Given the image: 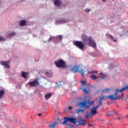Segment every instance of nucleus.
Instances as JSON below:
<instances>
[{"mask_svg":"<svg viewBox=\"0 0 128 128\" xmlns=\"http://www.w3.org/2000/svg\"><path fill=\"white\" fill-rule=\"evenodd\" d=\"M120 118H120V117H119V118H118V120H120Z\"/></svg>","mask_w":128,"mask_h":128,"instance_id":"c03bdc74","label":"nucleus"},{"mask_svg":"<svg viewBox=\"0 0 128 128\" xmlns=\"http://www.w3.org/2000/svg\"><path fill=\"white\" fill-rule=\"evenodd\" d=\"M85 12H90V10L86 8L85 10Z\"/></svg>","mask_w":128,"mask_h":128,"instance_id":"473e14b6","label":"nucleus"},{"mask_svg":"<svg viewBox=\"0 0 128 128\" xmlns=\"http://www.w3.org/2000/svg\"><path fill=\"white\" fill-rule=\"evenodd\" d=\"M26 21L25 20H22L20 22L19 25L20 26H26Z\"/></svg>","mask_w":128,"mask_h":128,"instance_id":"f3484780","label":"nucleus"},{"mask_svg":"<svg viewBox=\"0 0 128 128\" xmlns=\"http://www.w3.org/2000/svg\"><path fill=\"white\" fill-rule=\"evenodd\" d=\"M67 124L69 126L70 128H74V126H72V124Z\"/></svg>","mask_w":128,"mask_h":128,"instance_id":"2f4dec72","label":"nucleus"},{"mask_svg":"<svg viewBox=\"0 0 128 128\" xmlns=\"http://www.w3.org/2000/svg\"><path fill=\"white\" fill-rule=\"evenodd\" d=\"M128 90V85H126L124 87L122 88L120 90L117 89L118 92H124V90Z\"/></svg>","mask_w":128,"mask_h":128,"instance_id":"2eb2a0df","label":"nucleus"},{"mask_svg":"<svg viewBox=\"0 0 128 128\" xmlns=\"http://www.w3.org/2000/svg\"><path fill=\"white\" fill-rule=\"evenodd\" d=\"M102 0V2H104V1H106V0Z\"/></svg>","mask_w":128,"mask_h":128,"instance_id":"49530a36","label":"nucleus"},{"mask_svg":"<svg viewBox=\"0 0 128 128\" xmlns=\"http://www.w3.org/2000/svg\"><path fill=\"white\" fill-rule=\"evenodd\" d=\"M10 60H8L6 61H2L0 62V64L1 66H4L7 69L10 68Z\"/></svg>","mask_w":128,"mask_h":128,"instance_id":"9d476101","label":"nucleus"},{"mask_svg":"<svg viewBox=\"0 0 128 128\" xmlns=\"http://www.w3.org/2000/svg\"><path fill=\"white\" fill-rule=\"evenodd\" d=\"M106 36L107 38H111V40H112L113 42H118V40L116 39L114 40V36H112L110 34H106Z\"/></svg>","mask_w":128,"mask_h":128,"instance_id":"4468645a","label":"nucleus"},{"mask_svg":"<svg viewBox=\"0 0 128 128\" xmlns=\"http://www.w3.org/2000/svg\"><path fill=\"white\" fill-rule=\"evenodd\" d=\"M58 38L60 42H62V35H59L58 36Z\"/></svg>","mask_w":128,"mask_h":128,"instance_id":"7c9ffc66","label":"nucleus"},{"mask_svg":"<svg viewBox=\"0 0 128 128\" xmlns=\"http://www.w3.org/2000/svg\"><path fill=\"white\" fill-rule=\"evenodd\" d=\"M103 100H104V96H102L101 97H100V101H99L100 104L98 105L100 106L102 104V102Z\"/></svg>","mask_w":128,"mask_h":128,"instance_id":"412c9836","label":"nucleus"},{"mask_svg":"<svg viewBox=\"0 0 128 128\" xmlns=\"http://www.w3.org/2000/svg\"><path fill=\"white\" fill-rule=\"evenodd\" d=\"M45 74L46 76H48V78H52V72H46L45 73Z\"/></svg>","mask_w":128,"mask_h":128,"instance_id":"a211bd4d","label":"nucleus"},{"mask_svg":"<svg viewBox=\"0 0 128 128\" xmlns=\"http://www.w3.org/2000/svg\"><path fill=\"white\" fill-rule=\"evenodd\" d=\"M106 116H111L110 112L108 111V112H106Z\"/></svg>","mask_w":128,"mask_h":128,"instance_id":"c756f323","label":"nucleus"},{"mask_svg":"<svg viewBox=\"0 0 128 128\" xmlns=\"http://www.w3.org/2000/svg\"><path fill=\"white\" fill-rule=\"evenodd\" d=\"M99 76H96L94 74L90 75V80H96V78H101V80H106V78H108V76H106V75L102 74V72H100L99 74Z\"/></svg>","mask_w":128,"mask_h":128,"instance_id":"0eeeda50","label":"nucleus"},{"mask_svg":"<svg viewBox=\"0 0 128 128\" xmlns=\"http://www.w3.org/2000/svg\"><path fill=\"white\" fill-rule=\"evenodd\" d=\"M16 36L15 32H11L8 34V38H12V36Z\"/></svg>","mask_w":128,"mask_h":128,"instance_id":"b1692460","label":"nucleus"},{"mask_svg":"<svg viewBox=\"0 0 128 128\" xmlns=\"http://www.w3.org/2000/svg\"><path fill=\"white\" fill-rule=\"evenodd\" d=\"M88 74H98V71L92 70V72H88Z\"/></svg>","mask_w":128,"mask_h":128,"instance_id":"c85d7f7f","label":"nucleus"},{"mask_svg":"<svg viewBox=\"0 0 128 128\" xmlns=\"http://www.w3.org/2000/svg\"><path fill=\"white\" fill-rule=\"evenodd\" d=\"M82 86H88V84H86V81H81L80 82Z\"/></svg>","mask_w":128,"mask_h":128,"instance_id":"a878e982","label":"nucleus"},{"mask_svg":"<svg viewBox=\"0 0 128 128\" xmlns=\"http://www.w3.org/2000/svg\"><path fill=\"white\" fill-rule=\"evenodd\" d=\"M107 104H108V105H109L110 104V102H108Z\"/></svg>","mask_w":128,"mask_h":128,"instance_id":"37998d69","label":"nucleus"},{"mask_svg":"<svg viewBox=\"0 0 128 128\" xmlns=\"http://www.w3.org/2000/svg\"><path fill=\"white\" fill-rule=\"evenodd\" d=\"M80 90L84 92V94H88L90 92V87L88 85L84 86V88H80Z\"/></svg>","mask_w":128,"mask_h":128,"instance_id":"f8f14e48","label":"nucleus"},{"mask_svg":"<svg viewBox=\"0 0 128 128\" xmlns=\"http://www.w3.org/2000/svg\"><path fill=\"white\" fill-rule=\"evenodd\" d=\"M58 124V122H55L53 124H50L48 128H54V126Z\"/></svg>","mask_w":128,"mask_h":128,"instance_id":"6ab92c4d","label":"nucleus"},{"mask_svg":"<svg viewBox=\"0 0 128 128\" xmlns=\"http://www.w3.org/2000/svg\"><path fill=\"white\" fill-rule=\"evenodd\" d=\"M110 124V126H112V124Z\"/></svg>","mask_w":128,"mask_h":128,"instance_id":"09e8293b","label":"nucleus"},{"mask_svg":"<svg viewBox=\"0 0 128 128\" xmlns=\"http://www.w3.org/2000/svg\"><path fill=\"white\" fill-rule=\"evenodd\" d=\"M86 122V120L80 118L78 121H77V122H78L79 126H84L86 124H84V122Z\"/></svg>","mask_w":128,"mask_h":128,"instance_id":"ddd939ff","label":"nucleus"},{"mask_svg":"<svg viewBox=\"0 0 128 128\" xmlns=\"http://www.w3.org/2000/svg\"><path fill=\"white\" fill-rule=\"evenodd\" d=\"M90 126H92V124H88V128H90Z\"/></svg>","mask_w":128,"mask_h":128,"instance_id":"e433bc0d","label":"nucleus"},{"mask_svg":"<svg viewBox=\"0 0 128 128\" xmlns=\"http://www.w3.org/2000/svg\"><path fill=\"white\" fill-rule=\"evenodd\" d=\"M85 116H86V118H88L90 116V112H86V114H85Z\"/></svg>","mask_w":128,"mask_h":128,"instance_id":"bb28decb","label":"nucleus"},{"mask_svg":"<svg viewBox=\"0 0 128 128\" xmlns=\"http://www.w3.org/2000/svg\"><path fill=\"white\" fill-rule=\"evenodd\" d=\"M38 80H40V78H37L34 80L28 82V84L30 86V88H36L38 86H40Z\"/></svg>","mask_w":128,"mask_h":128,"instance_id":"6e6552de","label":"nucleus"},{"mask_svg":"<svg viewBox=\"0 0 128 128\" xmlns=\"http://www.w3.org/2000/svg\"><path fill=\"white\" fill-rule=\"evenodd\" d=\"M110 88H106L104 90H102V92H110Z\"/></svg>","mask_w":128,"mask_h":128,"instance_id":"cd10ccee","label":"nucleus"},{"mask_svg":"<svg viewBox=\"0 0 128 128\" xmlns=\"http://www.w3.org/2000/svg\"><path fill=\"white\" fill-rule=\"evenodd\" d=\"M72 106H69L68 110H72Z\"/></svg>","mask_w":128,"mask_h":128,"instance_id":"58836bf2","label":"nucleus"},{"mask_svg":"<svg viewBox=\"0 0 128 128\" xmlns=\"http://www.w3.org/2000/svg\"><path fill=\"white\" fill-rule=\"evenodd\" d=\"M79 66H74L73 68H71V72H80L82 74V76H84V70L83 68H82L80 70L78 71Z\"/></svg>","mask_w":128,"mask_h":128,"instance_id":"1a4fd4ad","label":"nucleus"},{"mask_svg":"<svg viewBox=\"0 0 128 128\" xmlns=\"http://www.w3.org/2000/svg\"><path fill=\"white\" fill-rule=\"evenodd\" d=\"M38 116H42V114H38Z\"/></svg>","mask_w":128,"mask_h":128,"instance_id":"a19ab883","label":"nucleus"},{"mask_svg":"<svg viewBox=\"0 0 128 128\" xmlns=\"http://www.w3.org/2000/svg\"><path fill=\"white\" fill-rule=\"evenodd\" d=\"M4 96V90H0V98H2Z\"/></svg>","mask_w":128,"mask_h":128,"instance_id":"4be33fe9","label":"nucleus"},{"mask_svg":"<svg viewBox=\"0 0 128 128\" xmlns=\"http://www.w3.org/2000/svg\"><path fill=\"white\" fill-rule=\"evenodd\" d=\"M110 114L111 116H114V114H117V116H118V114L116 112H115L114 110H112L110 112Z\"/></svg>","mask_w":128,"mask_h":128,"instance_id":"5701e85b","label":"nucleus"},{"mask_svg":"<svg viewBox=\"0 0 128 128\" xmlns=\"http://www.w3.org/2000/svg\"><path fill=\"white\" fill-rule=\"evenodd\" d=\"M118 90L119 89L117 88L116 90V92L114 94L109 95L107 96V98H108L109 100H120V99L122 98V96H118V92H120V91H118Z\"/></svg>","mask_w":128,"mask_h":128,"instance_id":"20e7f679","label":"nucleus"},{"mask_svg":"<svg viewBox=\"0 0 128 128\" xmlns=\"http://www.w3.org/2000/svg\"><path fill=\"white\" fill-rule=\"evenodd\" d=\"M128 107L126 108V110H128Z\"/></svg>","mask_w":128,"mask_h":128,"instance_id":"a18cd8bd","label":"nucleus"},{"mask_svg":"<svg viewBox=\"0 0 128 128\" xmlns=\"http://www.w3.org/2000/svg\"><path fill=\"white\" fill-rule=\"evenodd\" d=\"M78 106L80 108H82L84 109H77L76 110L78 114H80V112H84V110H86L88 108H90V106H92V104H90V100L86 102H80L78 104Z\"/></svg>","mask_w":128,"mask_h":128,"instance_id":"f03ea898","label":"nucleus"},{"mask_svg":"<svg viewBox=\"0 0 128 128\" xmlns=\"http://www.w3.org/2000/svg\"><path fill=\"white\" fill-rule=\"evenodd\" d=\"M67 122H72V124H76V122H78V121H76V118H74L72 117L70 118H64V120L62 122V124L64 125L66 124Z\"/></svg>","mask_w":128,"mask_h":128,"instance_id":"39448f33","label":"nucleus"},{"mask_svg":"<svg viewBox=\"0 0 128 128\" xmlns=\"http://www.w3.org/2000/svg\"><path fill=\"white\" fill-rule=\"evenodd\" d=\"M82 39L84 44H88V41L89 42L90 46L93 48H96V42L93 40L92 38V36L88 37L87 36H86L84 34H83L82 35Z\"/></svg>","mask_w":128,"mask_h":128,"instance_id":"f257e3e1","label":"nucleus"},{"mask_svg":"<svg viewBox=\"0 0 128 128\" xmlns=\"http://www.w3.org/2000/svg\"><path fill=\"white\" fill-rule=\"evenodd\" d=\"M54 64L56 68H68L66 62L62 60H59L58 61H54Z\"/></svg>","mask_w":128,"mask_h":128,"instance_id":"7ed1b4c3","label":"nucleus"},{"mask_svg":"<svg viewBox=\"0 0 128 128\" xmlns=\"http://www.w3.org/2000/svg\"><path fill=\"white\" fill-rule=\"evenodd\" d=\"M54 4L56 6H60V5L62 4V2L60 0H55L54 1Z\"/></svg>","mask_w":128,"mask_h":128,"instance_id":"dca6fc26","label":"nucleus"},{"mask_svg":"<svg viewBox=\"0 0 128 128\" xmlns=\"http://www.w3.org/2000/svg\"><path fill=\"white\" fill-rule=\"evenodd\" d=\"M124 96V93H122L121 95V96Z\"/></svg>","mask_w":128,"mask_h":128,"instance_id":"ea45409f","label":"nucleus"},{"mask_svg":"<svg viewBox=\"0 0 128 128\" xmlns=\"http://www.w3.org/2000/svg\"><path fill=\"white\" fill-rule=\"evenodd\" d=\"M26 74H28V73L24 72H22V78H26Z\"/></svg>","mask_w":128,"mask_h":128,"instance_id":"393cba45","label":"nucleus"},{"mask_svg":"<svg viewBox=\"0 0 128 128\" xmlns=\"http://www.w3.org/2000/svg\"><path fill=\"white\" fill-rule=\"evenodd\" d=\"M124 101L126 102H128V96L124 98Z\"/></svg>","mask_w":128,"mask_h":128,"instance_id":"c9c22d12","label":"nucleus"},{"mask_svg":"<svg viewBox=\"0 0 128 128\" xmlns=\"http://www.w3.org/2000/svg\"><path fill=\"white\" fill-rule=\"evenodd\" d=\"M117 107L118 108V104H117Z\"/></svg>","mask_w":128,"mask_h":128,"instance_id":"de8ad7c7","label":"nucleus"},{"mask_svg":"<svg viewBox=\"0 0 128 128\" xmlns=\"http://www.w3.org/2000/svg\"><path fill=\"white\" fill-rule=\"evenodd\" d=\"M100 106L98 105L92 108V109L91 110V114H92V116H94L96 114V110Z\"/></svg>","mask_w":128,"mask_h":128,"instance_id":"9b49d317","label":"nucleus"},{"mask_svg":"<svg viewBox=\"0 0 128 128\" xmlns=\"http://www.w3.org/2000/svg\"><path fill=\"white\" fill-rule=\"evenodd\" d=\"M76 48H80L81 50H84V44L82 41H75L73 42Z\"/></svg>","mask_w":128,"mask_h":128,"instance_id":"423d86ee","label":"nucleus"},{"mask_svg":"<svg viewBox=\"0 0 128 128\" xmlns=\"http://www.w3.org/2000/svg\"><path fill=\"white\" fill-rule=\"evenodd\" d=\"M52 42V37H50V38L48 40V42Z\"/></svg>","mask_w":128,"mask_h":128,"instance_id":"f704fd0d","label":"nucleus"},{"mask_svg":"<svg viewBox=\"0 0 128 128\" xmlns=\"http://www.w3.org/2000/svg\"><path fill=\"white\" fill-rule=\"evenodd\" d=\"M52 93L46 94L44 95V98H45L46 100H48V98H50V96H52Z\"/></svg>","mask_w":128,"mask_h":128,"instance_id":"aec40b11","label":"nucleus"},{"mask_svg":"<svg viewBox=\"0 0 128 128\" xmlns=\"http://www.w3.org/2000/svg\"><path fill=\"white\" fill-rule=\"evenodd\" d=\"M94 102H92V104H94Z\"/></svg>","mask_w":128,"mask_h":128,"instance_id":"8fccbe9b","label":"nucleus"},{"mask_svg":"<svg viewBox=\"0 0 128 128\" xmlns=\"http://www.w3.org/2000/svg\"><path fill=\"white\" fill-rule=\"evenodd\" d=\"M4 40V38L2 36H0V42H2V40Z\"/></svg>","mask_w":128,"mask_h":128,"instance_id":"72a5a7b5","label":"nucleus"},{"mask_svg":"<svg viewBox=\"0 0 128 128\" xmlns=\"http://www.w3.org/2000/svg\"><path fill=\"white\" fill-rule=\"evenodd\" d=\"M124 98H124V97H123V98H122V100H124Z\"/></svg>","mask_w":128,"mask_h":128,"instance_id":"79ce46f5","label":"nucleus"},{"mask_svg":"<svg viewBox=\"0 0 128 128\" xmlns=\"http://www.w3.org/2000/svg\"><path fill=\"white\" fill-rule=\"evenodd\" d=\"M56 84L58 86H60V82H57Z\"/></svg>","mask_w":128,"mask_h":128,"instance_id":"4c0bfd02","label":"nucleus"}]
</instances>
